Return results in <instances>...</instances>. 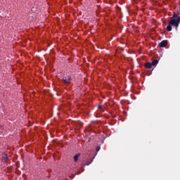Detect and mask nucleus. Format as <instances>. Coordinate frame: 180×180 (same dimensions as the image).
Instances as JSON below:
<instances>
[{
    "label": "nucleus",
    "mask_w": 180,
    "mask_h": 180,
    "mask_svg": "<svg viewBox=\"0 0 180 180\" xmlns=\"http://www.w3.org/2000/svg\"><path fill=\"white\" fill-rule=\"evenodd\" d=\"M170 25L172 26H174V27H178L180 23V16L178 14L174 13L173 16L170 18L169 21Z\"/></svg>",
    "instance_id": "f257e3e1"
},
{
    "label": "nucleus",
    "mask_w": 180,
    "mask_h": 180,
    "mask_svg": "<svg viewBox=\"0 0 180 180\" xmlns=\"http://www.w3.org/2000/svg\"><path fill=\"white\" fill-rule=\"evenodd\" d=\"M63 81L64 84H70L72 81V79L70 76H66L63 78Z\"/></svg>",
    "instance_id": "f03ea898"
},
{
    "label": "nucleus",
    "mask_w": 180,
    "mask_h": 180,
    "mask_svg": "<svg viewBox=\"0 0 180 180\" xmlns=\"http://www.w3.org/2000/svg\"><path fill=\"white\" fill-rule=\"evenodd\" d=\"M8 154L6 153H3L2 154V158H1V161L2 162H7L8 160Z\"/></svg>",
    "instance_id": "7ed1b4c3"
},
{
    "label": "nucleus",
    "mask_w": 180,
    "mask_h": 180,
    "mask_svg": "<svg viewBox=\"0 0 180 180\" xmlns=\"http://www.w3.org/2000/svg\"><path fill=\"white\" fill-rule=\"evenodd\" d=\"M168 44V41L167 40H163L159 44V46L164 48L167 47V45Z\"/></svg>",
    "instance_id": "20e7f679"
},
{
    "label": "nucleus",
    "mask_w": 180,
    "mask_h": 180,
    "mask_svg": "<svg viewBox=\"0 0 180 180\" xmlns=\"http://www.w3.org/2000/svg\"><path fill=\"white\" fill-rule=\"evenodd\" d=\"M144 66L147 70H150L153 67V64L151 63H146Z\"/></svg>",
    "instance_id": "39448f33"
},
{
    "label": "nucleus",
    "mask_w": 180,
    "mask_h": 180,
    "mask_svg": "<svg viewBox=\"0 0 180 180\" xmlns=\"http://www.w3.org/2000/svg\"><path fill=\"white\" fill-rule=\"evenodd\" d=\"M81 155V154L78 153L76 154L74 157H73V160L75 161V162H77V161H78V158H79V156Z\"/></svg>",
    "instance_id": "423d86ee"
},
{
    "label": "nucleus",
    "mask_w": 180,
    "mask_h": 180,
    "mask_svg": "<svg viewBox=\"0 0 180 180\" xmlns=\"http://www.w3.org/2000/svg\"><path fill=\"white\" fill-rule=\"evenodd\" d=\"M167 32L172 30V25L170 22H169V25L167 26Z\"/></svg>",
    "instance_id": "0eeeda50"
},
{
    "label": "nucleus",
    "mask_w": 180,
    "mask_h": 180,
    "mask_svg": "<svg viewBox=\"0 0 180 180\" xmlns=\"http://www.w3.org/2000/svg\"><path fill=\"white\" fill-rule=\"evenodd\" d=\"M151 64L152 65H157V64H158V60H153Z\"/></svg>",
    "instance_id": "6e6552de"
},
{
    "label": "nucleus",
    "mask_w": 180,
    "mask_h": 180,
    "mask_svg": "<svg viewBox=\"0 0 180 180\" xmlns=\"http://www.w3.org/2000/svg\"><path fill=\"white\" fill-rule=\"evenodd\" d=\"M90 160L91 161H87L84 165H91V164H92V161H94V159L91 158Z\"/></svg>",
    "instance_id": "1a4fd4ad"
},
{
    "label": "nucleus",
    "mask_w": 180,
    "mask_h": 180,
    "mask_svg": "<svg viewBox=\"0 0 180 180\" xmlns=\"http://www.w3.org/2000/svg\"><path fill=\"white\" fill-rule=\"evenodd\" d=\"M99 150H101V146H97L96 148V151L98 153V151H99Z\"/></svg>",
    "instance_id": "9d476101"
}]
</instances>
